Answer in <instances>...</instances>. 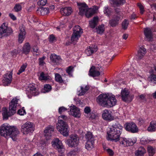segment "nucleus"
<instances>
[{
  "instance_id": "f257e3e1",
  "label": "nucleus",
  "mask_w": 156,
  "mask_h": 156,
  "mask_svg": "<svg viewBox=\"0 0 156 156\" xmlns=\"http://www.w3.org/2000/svg\"><path fill=\"white\" fill-rule=\"evenodd\" d=\"M122 129L123 127L119 123L113 124L107 132L108 140L115 142L119 140L120 144L125 147L133 145L136 142V138H126L123 137L119 138Z\"/></svg>"
},
{
  "instance_id": "f03ea898",
  "label": "nucleus",
  "mask_w": 156,
  "mask_h": 156,
  "mask_svg": "<svg viewBox=\"0 0 156 156\" xmlns=\"http://www.w3.org/2000/svg\"><path fill=\"white\" fill-rule=\"evenodd\" d=\"M19 132L15 126H11L7 123L3 124L0 126V135L6 138L11 137L15 141L16 140V136Z\"/></svg>"
},
{
  "instance_id": "7ed1b4c3",
  "label": "nucleus",
  "mask_w": 156,
  "mask_h": 156,
  "mask_svg": "<svg viewBox=\"0 0 156 156\" xmlns=\"http://www.w3.org/2000/svg\"><path fill=\"white\" fill-rule=\"evenodd\" d=\"M19 101V97H17L13 98L9 103V111L6 108H3L2 115L4 119H7L9 117L13 115L16 113Z\"/></svg>"
},
{
  "instance_id": "20e7f679",
  "label": "nucleus",
  "mask_w": 156,
  "mask_h": 156,
  "mask_svg": "<svg viewBox=\"0 0 156 156\" xmlns=\"http://www.w3.org/2000/svg\"><path fill=\"white\" fill-rule=\"evenodd\" d=\"M77 5L79 10V14L81 16L85 14L87 18L91 17L96 13L98 9L97 6H95L93 8H89L85 3H78Z\"/></svg>"
},
{
  "instance_id": "39448f33",
  "label": "nucleus",
  "mask_w": 156,
  "mask_h": 156,
  "mask_svg": "<svg viewBox=\"0 0 156 156\" xmlns=\"http://www.w3.org/2000/svg\"><path fill=\"white\" fill-rule=\"evenodd\" d=\"M56 127L58 130L64 136H67L69 135L68 125L62 120H58Z\"/></svg>"
},
{
  "instance_id": "423d86ee",
  "label": "nucleus",
  "mask_w": 156,
  "mask_h": 156,
  "mask_svg": "<svg viewBox=\"0 0 156 156\" xmlns=\"http://www.w3.org/2000/svg\"><path fill=\"white\" fill-rule=\"evenodd\" d=\"M103 72L102 65L101 63L96 64L92 66L90 69L89 75L93 77L98 76Z\"/></svg>"
},
{
  "instance_id": "0eeeda50",
  "label": "nucleus",
  "mask_w": 156,
  "mask_h": 156,
  "mask_svg": "<svg viewBox=\"0 0 156 156\" xmlns=\"http://www.w3.org/2000/svg\"><path fill=\"white\" fill-rule=\"evenodd\" d=\"M69 137L70 139L65 140V143L71 147H77L79 143V138L78 136L76 134H71Z\"/></svg>"
},
{
  "instance_id": "6e6552de",
  "label": "nucleus",
  "mask_w": 156,
  "mask_h": 156,
  "mask_svg": "<svg viewBox=\"0 0 156 156\" xmlns=\"http://www.w3.org/2000/svg\"><path fill=\"white\" fill-rule=\"evenodd\" d=\"M83 32L82 29L79 26H75L74 28L73 33L71 37V41L73 44L76 42Z\"/></svg>"
},
{
  "instance_id": "1a4fd4ad",
  "label": "nucleus",
  "mask_w": 156,
  "mask_h": 156,
  "mask_svg": "<svg viewBox=\"0 0 156 156\" xmlns=\"http://www.w3.org/2000/svg\"><path fill=\"white\" fill-rule=\"evenodd\" d=\"M85 138L87 139L85 148L88 150H90L94 147V137L90 132H88L86 134Z\"/></svg>"
},
{
  "instance_id": "9d476101",
  "label": "nucleus",
  "mask_w": 156,
  "mask_h": 156,
  "mask_svg": "<svg viewBox=\"0 0 156 156\" xmlns=\"http://www.w3.org/2000/svg\"><path fill=\"white\" fill-rule=\"evenodd\" d=\"M13 31L12 28L8 27V24L6 23L2 24L0 27V38L5 35H8L12 33Z\"/></svg>"
},
{
  "instance_id": "9b49d317",
  "label": "nucleus",
  "mask_w": 156,
  "mask_h": 156,
  "mask_svg": "<svg viewBox=\"0 0 156 156\" xmlns=\"http://www.w3.org/2000/svg\"><path fill=\"white\" fill-rule=\"evenodd\" d=\"M121 95L122 100L125 102H131L134 97L133 95L130 93L129 90L126 88L122 90Z\"/></svg>"
},
{
  "instance_id": "f8f14e48",
  "label": "nucleus",
  "mask_w": 156,
  "mask_h": 156,
  "mask_svg": "<svg viewBox=\"0 0 156 156\" xmlns=\"http://www.w3.org/2000/svg\"><path fill=\"white\" fill-rule=\"evenodd\" d=\"M34 129V126L32 123L27 122L22 126L21 130L24 134H26L30 133H32Z\"/></svg>"
},
{
  "instance_id": "ddd939ff",
  "label": "nucleus",
  "mask_w": 156,
  "mask_h": 156,
  "mask_svg": "<svg viewBox=\"0 0 156 156\" xmlns=\"http://www.w3.org/2000/svg\"><path fill=\"white\" fill-rule=\"evenodd\" d=\"M51 143L53 147L56 148L60 153H62L64 152L65 148L61 141L58 138L54 139Z\"/></svg>"
},
{
  "instance_id": "4468645a",
  "label": "nucleus",
  "mask_w": 156,
  "mask_h": 156,
  "mask_svg": "<svg viewBox=\"0 0 156 156\" xmlns=\"http://www.w3.org/2000/svg\"><path fill=\"white\" fill-rule=\"evenodd\" d=\"M108 94H102L99 95L97 98V103L100 105L105 107L108 100Z\"/></svg>"
},
{
  "instance_id": "2eb2a0df",
  "label": "nucleus",
  "mask_w": 156,
  "mask_h": 156,
  "mask_svg": "<svg viewBox=\"0 0 156 156\" xmlns=\"http://www.w3.org/2000/svg\"><path fill=\"white\" fill-rule=\"evenodd\" d=\"M124 126L125 129L126 130L132 133H136L138 131V128L134 123H126Z\"/></svg>"
},
{
  "instance_id": "dca6fc26",
  "label": "nucleus",
  "mask_w": 156,
  "mask_h": 156,
  "mask_svg": "<svg viewBox=\"0 0 156 156\" xmlns=\"http://www.w3.org/2000/svg\"><path fill=\"white\" fill-rule=\"evenodd\" d=\"M102 116L104 120L109 122L113 120L114 118L112 115V112L107 109L103 111Z\"/></svg>"
},
{
  "instance_id": "f3484780",
  "label": "nucleus",
  "mask_w": 156,
  "mask_h": 156,
  "mask_svg": "<svg viewBox=\"0 0 156 156\" xmlns=\"http://www.w3.org/2000/svg\"><path fill=\"white\" fill-rule=\"evenodd\" d=\"M117 102V100L116 99L114 95L108 94V100L106 103L105 107L110 108L115 105Z\"/></svg>"
},
{
  "instance_id": "a211bd4d",
  "label": "nucleus",
  "mask_w": 156,
  "mask_h": 156,
  "mask_svg": "<svg viewBox=\"0 0 156 156\" xmlns=\"http://www.w3.org/2000/svg\"><path fill=\"white\" fill-rule=\"evenodd\" d=\"M12 72H8L3 76L2 82L5 86H8L11 83L12 79Z\"/></svg>"
},
{
  "instance_id": "6ab92c4d",
  "label": "nucleus",
  "mask_w": 156,
  "mask_h": 156,
  "mask_svg": "<svg viewBox=\"0 0 156 156\" xmlns=\"http://www.w3.org/2000/svg\"><path fill=\"white\" fill-rule=\"evenodd\" d=\"M149 73L150 74L148 76V80L151 82L156 84V67H154Z\"/></svg>"
},
{
  "instance_id": "aec40b11",
  "label": "nucleus",
  "mask_w": 156,
  "mask_h": 156,
  "mask_svg": "<svg viewBox=\"0 0 156 156\" xmlns=\"http://www.w3.org/2000/svg\"><path fill=\"white\" fill-rule=\"evenodd\" d=\"M70 111L69 112V114L72 115L74 117L79 118L80 117L81 114L80 109L73 105L70 107Z\"/></svg>"
},
{
  "instance_id": "412c9836",
  "label": "nucleus",
  "mask_w": 156,
  "mask_h": 156,
  "mask_svg": "<svg viewBox=\"0 0 156 156\" xmlns=\"http://www.w3.org/2000/svg\"><path fill=\"white\" fill-rule=\"evenodd\" d=\"M26 32L24 27L21 26L20 28V33L18 37V42L20 43L23 42L25 37Z\"/></svg>"
},
{
  "instance_id": "4be33fe9",
  "label": "nucleus",
  "mask_w": 156,
  "mask_h": 156,
  "mask_svg": "<svg viewBox=\"0 0 156 156\" xmlns=\"http://www.w3.org/2000/svg\"><path fill=\"white\" fill-rule=\"evenodd\" d=\"M54 131V128L52 126L47 127L44 131L45 137L47 140H49L51 138L52 133Z\"/></svg>"
},
{
  "instance_id": "5701e85b",
  "label": "nucleus",
  "mask_w": 156,
  "mask_h": 156,
  "mask_svg": "<svg viewBox=\"0 0 156 156\" xmlns=\"http://www.w3.org/2000/svg\"><path fill=\"white\" fill-rule=\"evenodd\" d=\"M60 13L64 16L70 15L72 12V8L70 7H67L62 8L60 9Z\"/></svg>"
},
{
  "instance_id": "b1692460",
  "label": "nucleus",
  "mask_w": 156,
  "mask_h": 156,
  "mask_svg": "<svg viewBox=\"0 0 156 156\" xmlns=\"http://www.w3.org/2000/svg\"><path fill=\"white\" fill-rule=\"evenodd\" d=\"M98 50L97 47L96 45H92L86 49L85 52L88 56H90L96 52Z\"/></svg>"
},
{
  "instance_id": "393cba45",
  "label": "nucleus",
  "mask_w": 156,
  "mask_h": 156,
  "mask_svg": "<svg viewBox=\"0 0 156 156\" xmlns=\"http://www.w3.org/2000/svg\"><path fill=\"white\" fill-rule=\"evenodd\" d=\"M144 34L147 39L151 41L152 38V32L150 28H146L144 29Z\"/></svg>"
},
{
  "instance_id": "a878e982",
  "label": "nucleus",
  "mask_w": 156,
  "mask_h": 156,
  "mask_svg": "<svg viewBox=\"0 0 156 156\" xmlns=\"http://www.w3.org/2000/svg\"><path fill=\"white\" fill-rule=\"evenodd\" d=\"M110 2L114 7L119 6L125 2V0H111Z\"/></svg>"
},
{
  "instance_id": "bb28decb",
  "label": "nucleus",
  "mask_w": 156,
  "mask_h": 156,
  "mask_svg": "<svg viewBox=\"0 0 156 156\" xmlns=\"http://www.w3.org/2000/svg\"><path fill=\"white\" fill-rule=\"evenodd\" d=\"M89 89V87L88 86L82 85L80 87V90L77 92V94L79 96L83 95Z\"/></svg>"
},
{
  "instance_id": "cd10ccee",
  "label": "nucleus",
  "mask_w": 156,
  "mask_h": 156,
  "mask_svg": "<svg viewBox=\"0 0 156 156\" xmlns=\"http://www.w3.org/2000/svg\"><path fill=\"white\" fill-rule=\"evenodd\" d=\"M146 52V49L141 47L139 50L137 56L139 59H140L144 56Z\"/></svg>"
},
{
  "instance_id": "c85d7f7f",
  "label": "nucleus",
  "mask_w": 156,
  "mask_h": 156,
  "mask_svg": "<svg viewBox=\"0 0 156 156\" xmlns=\"http://www.w3.org/2000/svg\"><path fill=\"white\" fill-rule=\"evenodd\" d=\"M39 79L41 81L50 80H51V78L48 74H45L44 72H42L40 74Z\"/></svg>"
},
{
  "instance_id": "c756f323",
  "label": "nucleus",
  "mask_w": 156,
  "mask_h": 156,
  "mask_svg": "<svg viewBox=\"0 0 156 156\" xmlns=\"http://www.w3.org/2000/svg\"><path fill=\"white\" fill-rule=\"evenodd\" d=\"M98 22V16L94 17L92 20L90 21L89 25L90 27L93 28L95 27Z\"/></svg>"
},
{
  "instance_id": "7c9ffc66",
  "label": "nucleus",
  "mask_w": 156,
  "mask_h": 156,
  "mask_svg": "<svg viewBox=\"0 0 156 156\" xmlns=\"http://www.w3.org/2000/svg\"><path fill=\"white\" fill-rule=\"evenodd\" d=\"M156 128V121H151L147 128V130L150 132H154Z\"/></svg>"
},
{
  "instance_id": "2f4dec72",
  "label": "nucleus",
  "mask_w": 156,
  "mask_h": 156,
  "mask_svg": "<svg viewBox=\"0 0 156 156\" xmlns=\"http://www.w3.org/2000/svg\"><path fill=\"white\" fill-rule=\"evenodd\" d=\"M55 80L60 83H63L65 82L64 79L58 73H55Z\"/></svg>"
},
{
  "instance_id": "473e14b6",
  "label": "nucleus",
  "mask_w": 156,
  "mask_h": 156,
  "mask_svg": "<svg viewBox=\"0 0 156 156\" xmlns=\"http://www.w3.org/2000/svg\"><path fill=\"white\" fill-rule=\"evenodd\" d=\"M30 46L29 43H27L24 45L22 51L23 52L26 54H28L30 51Z\"/></svg>"
},
{
  "instance_id": "72a5a7b5",
  "label": "nucleus",
  "mask_w": 156,
  "mask_h": 156,
  "mask_svg": "<svg viewBox=\"0 0 156 156\" xmlns=\"http://www.w3.org/2000/svg\"><path fill=\"white\" fill-rule=\"evenodd\" d=\"M146 152V150L143 147L139 148L135 153V154L137 156H140L145 153Z\"/></svg>"
},
{
  "instance_id": "f704fd0d",
  "label": "nucleus",
  "mask_w": 156,
  "mask_h": 156,
  "mask_svg": "<svg viewBox=\"0 0 156 156\" xmlns=\"http://www.w3.org/2000/svg\"><path fill=\"white\" fill-rule=\"evenodd\" d=\"M29 87H30V89L26 91V93L28 97L29 98H31V95L30 94L31 92L33 90H34L36 88L33 84H31L29 85Z\"/></svg>"
},
{
  "instance_id": "c9c22d12",
  "label": "nucleus",
  "mask_w": 156,
  "mask_h": 156,
  "mask_svg": "<svg viewBox=\"0 0 156 156\" xmlns=\"http://www.w3.org/2000/svg\"><path fill=\"white\" fill-rule=\"evenodd\" d=\"M147 150L149 156H153L155 153V149L152 146H148Z\"/></svg>"
},
{
  "instance_id": "e433bc0d",
  "label": "nucleus",
  "mask_w": 156,
  "mask_h": 156,
  "mask_svg": "<svg viewBox=\"0 0 156 156\" xmlns=\"http://www.w3.org/2000/svg\"><path fill=\"white\" fill-rule=\"evenodd\" d=\"M105 30L104 25L102 24L100 25L96 28V32L97 33L99 34H102Z\"/></svg>"
},
{
  "instance_id": "4c0bfd02",
  "label": "nucleus",
  "mask_w": 156,
  "mask_h": 156,
  "mask_svg": "<svg viewBox=\"0 0 156 156\" xmlns=\"http://www.w3.org/2000/svg\"><path fill=\"white\" fill-rule=\"evenodd\" d=\"M66 71L70 77L72 76V73L74 71V67L72 66H69L66 68Z\"/></svg>"
},
{
  "instance_id": "58836bf2",
  "label": "nucleus",
  "mask_w": 156,
  "mask_h": 156,
  "mask_svg": "<svg viewBox=\"0 0 156 156\" xmlns=\"http://www.w3.org/2000/svg\"><path fill=\"white\" fill-rule=\"evenodd\" d=\"M49 13V10L48 8L43 7L41 10V15H47Z\"/></svg>"
},
{
  "instance_id": "ea45409f",
  "label": "nucleus",
  "mask_w": 156,
  "mask_h": 156,
  "mask_svg": "<svg viewBox=\"0 0 156 156\" xmlns=\"http://www.w3.org/2000/svg\"><path fill=\"white\" fill-rule=\"evenodd\" d=\"M27 64L26 63H25L22 65L21 66L20 69L18 71V72L17 73V74L20 75V74L24 72L25 70V69L27 68Z\"/></svg>"
},
{
  "instance_id": "a19ab883",
  "label": "nucleus",
  "mask_w": 156,
  "mask_h": 156,
  "mask_svg": "<svg viewBox=\"0 0 156 156\" xmlns=\"http://www.w3.org/2000/svg\"><path fill=\"white\" fill-rule=\"evenodd\" d=\"M119 20V18L118 17H116L115 20H110L109 23L110 25L112 27L115 26L118 24V21Z\"/></svg>"
},
{
  "instance_id": "79ce46f5",
  "label": "nucleus",
  "mask_w": 156,
  "mask_h": 156,
  "mask_svg": "<svg viewBox=\"0 0 156 156\" xmlns=\"http://www.w3.org/2000/svg\"><path fill=\"white\" fill-rule=\"evenodd\" d=\"M51 60L53 62H56L58 60L60 57L54 54H52L50 57Z\"/></svg>"
},
{
  "instance_id": "37998d69",
  "label": "nucleus",
  "mask_w": 156,
  "mask_h": 156,
  "mask_svg": "<svg viewBox=\"0 0 156 156\" xmlns=\"http://www.w3.org/2000/svg\"><path fill=\"white\" fill-rule=\"evenodd\" d=\"M140 142L142 144H146L150 142L151 140H149L147 137H143L140 140Z\"/></svg>"
},
{
  "instance_id": "c03bdc74",
  "label": "nucleus",
  "mask_w": 156,
  "mask_h": 156,
  "mask_svg": "<svg viewBox=\"0 0 156 156\" xmlns=\"http://www.w3.org/2000/svg\"><path fill=\"white\" fill-rule=\"evenodd\" d=\"M110 8L105 7L104 11V13L108 16H109L111 13Z\"/></svg>"
},
{
  "instance_id": "a18cd8bd",
  "label": "nucleus",
  "mask_w": 156,
  "mask_h": 156,
  "mask_svg": "<svg viewBox=\"0 0 156 156\" xmlns=\"http://www.w3.org/2000/svg\"><path fill=\"white\" fill-rule=\"evenodd\" d=\"M51 89V86L48 84H46L44 86V90L45 91L44 93L48 92L50 91Z\"/></svg>"
},
{
  "instance_id": "49530a36",
  "label": "nucleus",
  "mask_w": 156,
  "mask_h": 156,
  "mask_svg": "<svg viewBox=\"0 0 156 156\" xmlns=\"http://www.w3.org/2000/svg\"><path fill=\"white\" fill-rule=\"evenodd\" d=\"M129 25V22L126 20H125L122 23V28L125 30L126 29Z\"/></svg>"
},
{
  "instance_id": "de8ad7c7",
  "label": "nucleus",
  "mask_w": 156,
  "mask_h": 156,
  "mask_svg": "<svg viewBox=\"0 0 156 156\" xmlns=\"http://www.w3.org/2000/svg\"><path fill=\"white\" fill-rule=\"evenodd\" d=\"M14 9L15 12H18L21 10L22 6L20 4H17L15 5Z\"/></svg>"
},
{
  "instance_id": "09e8293b",
  "label": "nucleus",
  "mask_w": 156,
  "mask_h": 156,
  "mask_svg": "<svg viewBox=\"0 0 156 156\" xmlns=\"http://www.w3.org/2000/svg\"><path fill=\"white\" fill-rule=\"evenodd\" d=\"M45 57L44 56H43L41 58H40L39 59V65L43 66L45 64V63L44 61L45 59Z\"/></svg>"
},
{
  "instance_id": "8fccbe9b",
  "label": "nucleus",
  "mask_w": 156,
  "mask_h": 156,
  "mask_svg": "<svg viewBox=\"0 0 156 156\" xmlns=\"http://www.w3.org/2000/svg\"><path fill=\"white\" fill-rule=\"evenodd\" d=\"M34 90H33L31 92V97L32 96H36L38 95L39 94V92L38 91V90L35 88Z\"/></svg>"
},
{
  "instance_id": "3c124183",
  "label": "nucleus",
  "mask_w": 156,
  "mask_h": 156,
  "mask_svg": "<svg viewBox=\"0 0 156 156\" xmlns=\"http://www.w3.org/2000/svg\"><path fill=\"white\" fill-rule=\"evenodd\" d=\"M18 114L20 115H24L26 114L25 110L24 108L21 109H19L17 112Z\"/></svg>"
},
{
  "instance_id": "603ef678",
  "label": "nucleus",
  "mask_w": 156,
  "mask_h": 156,
  "mask_svg": "<svg viewBox=\"0 0 156 156\" xmlns=\"http://www.w3.org/2000/svg\"><path fill=\"white\" fill-rule=\"evenodd\" d=\"M138 76H140L139 75L137 74H135L133 73H131L129 74V79H131L134 78H137Z\"/></svg>"
},
{
  "instance_id": "864d4df0",
  "label": "nucleus",
  "mask_w": 156,
  "mask_h": 156,
  "mask_svg": "<svg viewBox=\"0 0 156 156\" xmlns=\"http://www.w3.org/2000/svg\"><path fill=\"white\" fill-rule=\"evenodd\" d=\"M138 6L140 8V14H143L144 12V10L143 6L140 3H138Z\"/></svg>"
},
{
  "instance_id": "5fc2aeb1",
  "label": "nucleus",
  "mask_w": 156,
  "mask_h": 156,
  "mask_svg": "<svg viewBox=\"0 0 156 156\" xmlns=\"http://www.w3.org/2000/svg\"><path fill=\"white\" fill-rule=\"evenodd\" d=\"M47 3V0H40L37 2L38 5L43 6L45 5Z\"/></svg>"
},
{
  "instance_id": "6e6d98bb",
  "label": "nucleus",
  "mask_w": 156,
  "mask_h": 156,
  "mask_svg": "<svg viewBox=\"0 0 156 156\" xmlns=\"http://www.w3.org/2000/svg\"><path fill=\"white\" fill-rule=\"evenodd\" d=\"M66 110L67 109L66 108L63 107H62L59 108L58 109V112L60 114H62L64 112L66 111Z\"/></svg>"
},
{
  "instance_id": "4d7b16f0",
  "label": "nucleus",
  "mask_w": 156,
  "mask_h": 156,
  "mask_svg": "<svg viewBox=\"0 0 156 156\" xmlns=\"http://www.w3.org/2000/svg\"><path fill=\"white\" fill-rule=\"evenodd\" d=\"M76 154V152L74 151H72L68 153L67 156H75Z\"/></svg>"
},
{
  "instance_id": "13d9d810",
  "label": "nucleus",
  "mask_w": 156,
  "mask_h": 156,
  "mask_svg": "<svg viewBox=\"0 0 156 156\" xmlns=\"http://www.w3.org/2000/svg\"><path fill=\"white\" fill-rule=\"evenodd\" d=\"M106 151L108 154L110 156H112L114 154V152L112 149L108 148L106 150Z\"/></svg>"
},
{
  "instance_id": "bf43d9fd",
  "label": "nucleus",
  "mask_w": 156,
  "mask_h": 156,
  "mask_svg": "<svg viewBox=\"0 0 156 156\" xmlns=\"http://www.w3.org/2000/svg\"><path fill=\"white\" fill-rule=\"evenodd\" d=\"M90 111L91 110L90 107H86L84 109V112L86 114H89Z\"/></svg>"
},
{
  "instance_id": "052dcab7",
  "label": "nucleus",
  "mask_w": 156,
  "mask_h": 156,
  "mask_svg": "<svg viewBox=\"0 0 156 156\" xmlns=\"http://www.w3.org/2000/svg\"><path fill=\"white\" fill-rule=\"evenodd\" d=\"M49 41L50 42H52L55 40V37L53 35H51L49 37Z\"/></svg>"
},
{
  "instance_id": "680f3d73",
  "label": "nucleus",
  "mask_w": 156,
  "mask_h": 156,
  "mask_svg": "<svg viewBox=\"0 0 156 156\" xmlns=\"http://www.w3.org/2000/svg\"><path fill=\"white\" fill-rule=\"evenodd\" d=\"M9 16L13 20H15L16 19V17L13 14L9 13Z\"/></svg>"
},
{
  "instance_id": "e2e57ef3",
  "label": "nucleus",
  "mask_w": 156,
  "mask_h": 156,
  "mask_svg": "<svg viewBox=\"0 0 156 156\" xmlns=\"http://www.w3.org/2000/svg\"><path fill=\"white\" fill-rule=\"evenodd\" d=\"M61 118L64 120H66L67 119V117L66 116L64 115L59 116L58 117V120H62L61 119Z\"/></svg>"
},
{
  "instance_id": "0e129e2a",
  "label": "nucleus",
  "mask_w": 156,
  "mask_h": 156,
  "mask_svg": "<svg viewBox=\"0 0 156 156\" xmlns=\"http://www.w3.org/2000/svg\"><path fill=\"white\" fill-rule=\"evenodd\" d=\"M18 53V51L16 49L13 50L11 52V54L13 56L16 55Z\"/></svg>"
},
{
  "instance_id": "69168bd1",
  "label": "nucleus",
  "mask_w": 156,
  "mask_h": 156,
  "mask_svg": "<svg viewBox=\"0 0 156 156\" xmlns=\"http://www.w3.org/2000/svg\"><path fill=\"white\" fill-rule=\"evenodd\" d=\"M33 51L36 53H39V52L38 51V48L37 46H35L33 48Z\"/></svg>"
},
{
  "instance_id": "338daca9",
  "label": "nucleus",
  "mask_w": 156,
  "mask_h": 156,
  "mask_svg": "<svg viewBox=\"0 0 156 156\" xmlns=\"http://www.w3.org/2000/svg\"><path fill=\"white\" fill-rule=\"evenodd\" d=\"M138 123L140 124V125L144 123V120L141 118L139 119L138 120Z\"/></svg>"
},
{
  "instance_id": "774afa93",
  "label": "nucleus",
  "mask_w": 156,
  "mask_h": 156,
  "mask_svg": "<svg viewBox=\"0 0 156 156\" xmlns=\"http://www.w3.org/2000/svg\"><path fill=\"white\" fill-rule=\"evenodd\" d=\"M128 34H124L122 36V38L124 39H126L128 37Z\"/></svg>"
}]
</instances>
